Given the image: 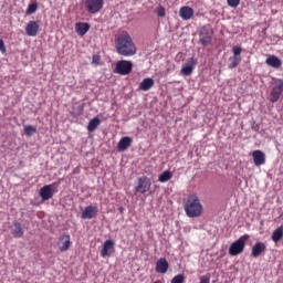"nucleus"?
Instances as JSON below:
<instances>
[{
  "label": "nucleus",
  "instance_id": "obj_6",
  "mask_svg": "<svg viewBox=\"0 0 283 283\" xmlns=\"http://www.w3.org/2000/svg\"><path fill=\"white\" fill-rule=\"evenodd\" d=\"M104 0H85L84 6L88 14H97L103 10Z\"/></svg>",
  "mask_w": 283,
  "mask_h": 283
},
{
  "label": "nucleus",
  "instance_id": "obj_8",
  "mask_svg": "<svg viewBox=\"0 0 283 283\" xmlns=\"http://www.w3.org/2000/svg\"><path fill=\"white\" fill-rule=\"evenodd\" d=\"M232 57H229V70H235V67H238V65H240V63H242V56H240V54H242V48L240 46H233L232 48Z\"/></svg>",
  "mask_w": 283,
  "mask_h": 283
},
{
  "label": "nucleus",
  "instance_id": "obj_10",
  "mask_svg": "<svg viewBox=\"0 0 283 283\" xmlns=\"http://www.w3.org/2000/svg\"><path fill=\"white\" fill-rule=\"evenodd\" d=\"M72 247V239L70 234H62L59 238L57 248L61 253H65V251H70Z\"/></svg>",
  "mask_w": 283,
  "mask_h": 283
},
{
  "label": "nucleus",
  "instance_id": "obj_21",
  "mask_svg": "<svg viewBox=\"0 0 283 283\" xmlns=\"http://www.w3.org/2000/svg\"><path fill=\"white\" fill-rule=\"evenodd\" d=\"M179 17H181L184 21H189V19L193 17V9L191 7H181Z\"/></svg>",
  "mask_w": 283,
  "mask_h": 283
},
{
  "label": "nucleus",
  "instance_id": "obj_15",
  "mask_svg": "<svg viewBox=\"0 0 283 283\" xmlns=\"http://www.w3.org/2000/svg\"><path fill=\"white\" fill-rule=\"evenodd\" d=\"M196 65H198V60H196L195 57H191L188 61V65L181 69L182 76H191V74L193 73V67H196Z\"/></svg>",
  "mask_w": 283,
  "mask_h": 283
},
{
  "label": "nucleus",
  "instance_id": "obj_7",
  "mask_svg": "<svg viewBox=\"0 0 283 283\" xmlns=\"http://www.w3.org/2000/svg\"><path fill=\"white\" fill-rule=\"evenodd\" d=\"M213 41V32L211 29L207 27H202L199 32V43L203 45V48H207V45H211Z\"/></svg>",
  "mask_w": 283,
  "mask_h": 283
},
{
  "label": "nucleus",
  "instance_id": "obj_13",
  "mask_svg": "<svg viewBox=\"0 0 283 283\" xmlns=\"http://www.w3.org/2000/svg\"><path fill=\"white\" fill-rule=\"evenodd\" d=\"M98 216V207L88 206L82 212L83 220H92V218H96Z\"/></svg>",
  "mask_w": 283,
  "mask_h": 283
},
{
  "label": "nucleus",
  "instance_id": "obj_25",
  "mask_svg": "<svg viewBox=\"0 0 283 283\" xmlns=\"http://www.w3.org/2000/svg\"><path fill=\"white\" fill-rule=\"evenodd\" d=\"M101 125V119L98 117H94L88 122L87 132H96V128Z\"/></svg>",
  "mask_w": 283,
  "mask_h": 283
},
{
  "label": "nucleus",
  "instance_id": "obj_29",
  "mask_svg": "<svg viewBox=\"0 0 283 283\" xmlns=\"http://www.w3.org/2000/svg\"><path fill=\"white\" fill-rule=\"evenodd\" d=\"M39 10V4L36 3H30L27 9V14H34Z\"/></svg>",
  "mask_w": 283,
  "mask_h": 283
},
{
  "label": "nucleus",
  "instance_id": "obj_24",
  "mask_svg": "<svg viewBox=\"0 0 283 283\" xmlns=\"http://www.w3.org/2000/svg\"><path fill=\"white\" fill-rule=\"evenodd\" d=\"M151 87H154V78L151 77L144 78L139 84V90H142V92H149Z\"/></svg>",
  "mask_w": 283,
  "mask_h": 283
},
{
  "label": "nucleus",
  "instance_id": "obj_14",
  "mask_svg": "<svg viewBox=\"0 0 283 283\" xmlns=\"http://www.w3.org/2000/svg\"><path fill=\"white\" fill-rule=\"evenodd\" d=\"M252 158L255 167H262L266 163V155L262 150H254Z\"/></svg>",
  "mask_w": 283,
  "mask_h": 283
},
{
  "label": "nucleus",
  "instance_id": "obj_4",
  "mask_svg": "<svg viewBox=\"0 0 283 283\" xmlns=\"http://www.w3.org/2000/svg\"><path fill=\"white\" fill-rule=\"evenodd\" d=\"M132 70H134V63L132 61L120 60L116 62L114 73L120 76H127V74H132Z\"/></svg>",
  "mask_w": 283,
  "mask_h": 283
},
{
  "label": "nucleus",
  "instance_id": "obj_26",
  "mask_svg": "<svg viewBox=\"0 0 283 283\" xmlns=\"http://www.w3.org/2000/svg\"><path fill=\"white\" fill-rule=\"evenodd\" d=\"M174 178V174L169 170H165L163 174L159 175L158 181L159 182H169Z\"/></svg>",
  "mask_w": 283,
  "mask_h": 283
},
{
  "label": "nucleus",
  "instance_id": "obj_32",
  "mask_svg": "<svg viewBox=\"0 0 283 283\" xmlns=\"http://www.w3.org/2000/svg\"><path fill=\"white\" fill-rule=\"evenodd\" d=\"M92 63H94V65H101V55L98 54L93 55Z\"/></svg>",
  "mask_w": 283,
  "mask_h": 283
},
{
  "label": "nucleus",
  "instance_id": "obj_18",
  "mask_svg": "<svg viewBox=\"0 0 283 283\" xmlns=\"http://www.w3.org/2000/svg\"><path fill=\"white\" fill-rule=\"evenodd\" d=\"M167 271H169V262L167 261V259L160 258L156 262V273L165 274L167 273Z\"/></svg>",
  "mask_w": 283,
  "mask_h": 283
},
{
  "label": "nucleus",
  "instance_id": "obj_28",
  "mask_svg": "<svg viewBox=\"0 0 283 283\" xmlns=\"http://www.w3.org/2000/svg\"><path fill=\"white\" fill-rule=\"evenodd\" d=\"M25 136H34L36 134V127L34 126H24Z\"/></svg>",
  "mask_w": 283,
  "mask_h": 283
},
{
  "label": "nucleus",
  "instance_id": "obj_31",
  "mask_svg": "<svg viewBox=\"0 0 283 283\" xmlns=\"http://www.w3.org/2000/svg\"><path fill=\"white\" fill-rule=\"evenodd\" d=\"M227 3L230 8H238V6H240V0H227Z\"/></svg>",
  "mask_w": 283,
  "mask_h": 283
},
{
  "label": "nucleus",
  "instance_id": "obj_2",
  "mask_svg": "<svg viewBox=\"0 0 283 283\" xmlns=\"http://www.w3.org/2000/svg\"><path fill=\"white\" fill-rule=\"evenodd\" d=\"M203 209L202 202H200V198L196 193L189 195L184 201V210L188 218H200Z\"/></svg>",
  "mask_w": 283,
  "mask_h": 283
},
{
  "label": "nucleus",
  "instance_id": "obj_5",
  "mask_svg": "<svg viewBox=\"0 0 283 283\" xmlns=\"http://www.w3.org/2000/svg\"><path fill=\"white\" fill-rule=\"evenodd\" d=\"M283 92V80L274 78L273 87L270 94V103H277Z\"/></svg>",
  "mask_w": 283,
  "mask_h": 283
},
{
  "label": "nucleus",
  "instance_id": "obj_11",
  "mask_svg": "<svg viewBox=\"0 0 283 283\" xmlns=\"http://www.w3.org/2000/svg\"><path fill=\"white\" fill-rule=\"evenodd\" d=\"M56 184L53 185H45L40 189V197L42 200H50L54 197V193H56V190L52 189Z\"/></svg>",
  "mask_w": 283,
  "mask_h": 283
},
{
  "label": "nucleus",
  "instance_id": "obj_16",
  "mask_svg": "<svg viewBox=\"0 0 283 283\" xmlns=\"http://www.w3.org/2000/svg\"><path fill=\"white\" fill-rule=\"evenodd\" d=\"M265 252H266V243H264V242H256L252 247L251 255H252V258H260V255H262V253H265Z\"/></svg>",
  "mask_w": 283,
  "mask_h": 283
},
{
  "label": "nucleus",
  "instance_id": "obj_30",
  "mask_svg": "<svg viewBox=\"0 0 283 283\" xmlns=\"http://www.w3.org/2000/svg\"><path fill=\"white\" fill-rule=\"evenodd\" d=\"M170 283H185V274H177L175 275Z\"/></svg>",
  "mask_w": 283,
  "mask_h": 283
},
{
  "label": "nucleus",
  "instance_id": "obj_35",
  "mask_svg": "<svg viewBox=\"0 0 283 283\" xmlns=\"http://www.w3.org/2000/svg\"><path fill=\"white\" fill-rule=\"evenodd\" d=\"M251 129L253 132H260V124L255 123V122H252L251 124Z\"/></svg>",
  "mask_w": 283,
  "mask_h": 283
},
{
  "label": "nucleus",
  "instance_id": "obj_9",
  "mask_svg": "<svg viewBox=\"0 0 283 283\" xmlns=\"http://www.w3.org/2000/svg\"><path fill=\"white\" fill-rule=\"evenodd\" d=\"M149 189H151V179L147 176L139 177L137 179V186L135 187L137 193H147Z\"/></svg>",
  "mask_w": 283,
  "mask_h": 283
},
{
  "label": "nucleus",
  "instance_id": "obj_36",
  "mask_svg": "<svg viewBox=\"0 0 283 283\" xmlns=\"http://www.w3.org/2000/svg\"><path fill=\"white\" fill-rule=\"evenodd\" d=\"M156 12H157V15L161 18L165 17L166 14L165 9L163 7H159Z\"/></svg>",
  "mask_w": 283,
  "mask_h": 283
},
{
  "label": "nucleus",
  "instance_id": "obj_3",
  "mask_svg": "<svg viewBox=\"0 0 283 283\" xmlns=\"http://www.w3.org/2000/svg\"><path fill=\"white\" fill-rule=\"evenodd\" d=\"M249 234H243L234 241L229 248V255L235 256L240 255V253H244V247H247V240H249Z\"/></svg>",
  "mask_w": 283,
  "mask_h": 283
},
{
  "label": "nucleus",
  "instance_id": "obj_27",
  "mask_svg": "<svg viewBox=\"0 0 283 283\" xmlns=\"http://www.w3.org/2000/svg\"><path fill=\"white\" fill-rule=\"evenodd\" d=\"M282 238H283V227L281 226V227L276 228V229L273 231V233H272V240H273L274 242H280V240H282Z\"/></svg>",
  "mask_w": 283,
  "mask_h": 283
},
{
  "label": "nucleus",
  "instance_id": "obj_17",
  "mask_svg": "<svg viewBox=\"0 0 283 283\" xmlns=\"http://www.w3.org/2000/svg\"><path fill=\"white\" fill-rule=\"evenodd\" d=\"M132 143H134V139H132V137H122L117 144L118 151H127V149L132 147Z\"/></svg>",
  "mask_w": 283,
  "mask_h": 283
},
{
  "label": "nucleus",
  "instance_id": "obj_20",
  "mask_svg": "<svg viewBox=\"0 0 283 283\" xmlns=\"http://www.w3.org/2000/svg\"><path fill=\"white\" fill-rule=\"evenodd\" d=\"M23 227L21 226L20 222L14 221L11 226V234L13 238H23Z\"/></svg>",
  "mask_w": 283,
  "mask_h": 283
},
{
  "label": "nucleus",
  "instance_id": "obj_12",
  "mask_svg": "<svg viewBox=\"0 0 283 283\" xmlns=\"http://www.w3.org/2000/svg\"><path fill=\"white\" fill-rule=\"evenodd\" d=\"M41 25L39 24V21H29V23L25 27V34L27 36H36L39 34Z\"/></svg>",
  "mask_w": 283,
  "mask_h": 283
},
{
  "label": "nucleus",
  "instance_id": "obj_34",
  "mask_svg": "<svg viewBox=\"0 0 283 283\" xmlns=\"http://www.w3.org/2000/svg\"><path fill=\"white\" fill-rule=\"evenodd\" d=\"M0 52L1 54H6L7 49H6V42H3V40L0 39Z\"/></svg>",
  "mask_w": 283,
  "mask_h": 283
},
{
  "label": "nucleus",
  "instance_id": "obj_33",
  "mask_svg": "<svg viewBox=\"0 0 283 283\" xmlns=\"http://www.w3.org/2000/svg\"><path fill=\"white\" fill-rule=\"evenodd\" d=\"M200 282L199 283H211V276L209 275H202L199 277Z\"/></svg>",
  "mask_w": 283,
  "mask_h": 283
},
{
  "label": "nucleus",
  "instance_id": "obj_23",
  "mask_svg": "<svg viewBox=\"0 0 283 283\" xmlns=\"http://www.w3.org/2000/svg\"><path fill=\"white\" fill-rule=\"evenodd\" d=\"M114 250V241L112 240H106L103 244L102 251H101V256L102 258H107L109 255V251Z\"/></svg>",
  "mask_w": 283,
  "mask_h": 283
},
{
  "label": "nucleus",
  "instance_id": "obj_22",
  "mask_svg": "<svg viewBox=\"0 0 283 283\" xmlns=\"http://www.w3.org/2000/svg\"><path fill=\"white\" fill-rule=\"evenodd\" d=\"M266 65H269L270 67H274V69H280L282 67V60H280V57L275 56V55H270L266 60H265Z\"/></svg>",
  "mask_w": 283,
  "mask_h": 283
},
{
  "label": "nucleus",
  "instance_id": "obj_19",
  "mask_svg": "<svg viewBox=\"0 0 283 283\" xmlns=\"http://www.w3.org/2000/svg\"><path fill=\"white\" fill-rule=\"evenodd\" d=\"M75 32L80 36H85V34H87V32H90V23H87V22H77L75 24Z\"/></svg>",
  "mask_w": 283,
  "mask_h": 283
},
{
  "label": "nucleus",
  "instance_id": "obj_1",
  "mask_svg": "<svg viewBox=\"0 0 283 283\" xmlns=\"http://www.w3.org/2000/svg\"><path fill=\"white\" fill-rule=\"evenodd\" d=\"M115 48L120 56H134L136 54V44L127 31H123L116 36Z\"/></svg>",
  "mask_w": 283,
  "mask_h": 283
}]
</instances>
